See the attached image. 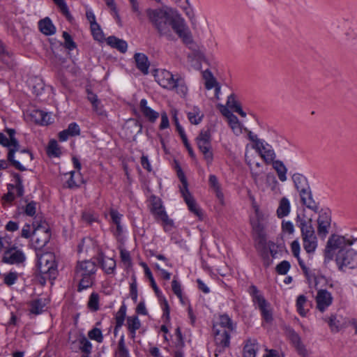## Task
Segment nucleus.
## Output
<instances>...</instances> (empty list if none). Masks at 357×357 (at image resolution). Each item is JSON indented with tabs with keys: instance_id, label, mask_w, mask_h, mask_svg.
<instances>
[{
	"instance_id": "obj_29",
	"label": "nucleus",
	"mask_w": 357,
	"mask_h": 357,
	"mask_svg": "<svg viewBox=\"0 0 357 357\" xmlns=\"http://www.w3.org/2000/svg\"><path fill=\"white\" fill-rule=\"evenodd\" d=\"M126 326L131 334V338L135 339L136 331L140 328L141 323L137 316L128 317L126 319Z\"/></svg>"
},
{
	"instance_id": "obj_35",
	"label": "nucleus",
	"mask_w": 357,
	"mask_h": 357,
	"mask_svg": "<svg viewBox=\"0 0 357 357\" xmlns=\"http://www.w3.org/2000/svg\"><path fill=\"white\" fill-rule=\"evenodd\" d=\"M258 349L256 340H248L243 348L244 357H256V353Z\"/></svg>"
},
{
	"instance_id": "obj_21",
	"label": "nucleus",
	"mask_w": 357,
	"mask_h": 357,
	"mask_svg": "<svg viewBox=\"0 0 357 357\" xmlns=\"http://www.w3.org/2000/svg\"><path fill=\"white\" fill-rule=\"evenodd\" d=\"M288 335L298 354L303 357H307L308 355L307 351L301 342V337L294 330H289L288 331Z\"/></svg>"
},
{
	"instance_id": "obj_63",
	"label": "nucleus",
	"mask_w": 357,
	"mask_h": 357,
	"mask_svg": "<svg viewBox=\"0 0 357 357\" xmlns=\"http://www.w3.org/2000/svg\"><path fill=\"white\" fill-rule=\"evenodd\" d=\"M36 211V203L35 202H31L28 203L24 209V213L29 216H33Z\"/></svg>"
},
{
	"instance_id": "obj_44",
	"label": "nucleus",
	"mask_w": 357,
	"mask_h": 357,
	"mask_svg": "<svg viewBox=\"0 0 357 357\" xmlns=\"http://www.w3.org/2000/svg\"><path fill=\"white\" fill-rule=\"evenodd\" d=\"M307 302V298L304 295H300L296 300V307L298 312L302 316L306 315L307 311L304 309V305Z\"/></svg>"
},
{
	"instance_id": "obj_26",
	"label": "nucleus",
	"mask_w": 357,
	"mask_h": 357,
	"mask_svg": "<svg viewBox=\"0 0 357 357\" xmlns=\"http://www.w3.org/2000/svg\"><path fill=\"white\" fill-rule=\"evenodd\" d=\"M88 96L87 98L91 103L93 106V111L99 116L105 117L106 116V112L102 109V107L100 104V100H98L97 96L87 90Z\"/></svg>"
},
{
	"instance_id": "obj_56",
	"label": "nucleus",
	"mask_w": 357,
	"mask_h": 357,
	"mask_svg": "<svg viewBox=\"0 0 357 357\" xmlns=\"http://www.w3.org/2000/svg\"><path fill=\"white\" fill-rule=\"evenodd\" d=\"M290 264L287 261H282L276 266V271L278 274L285 275L290 268Z\"/></svg>"
},
{
	"instance_id": "obj_16",
	"label": "nucleus",
	"mask_w": 357,
	"mask_h": 357,
	"mask_svg": "<svg viewBox=\"0 0 357 357\" xmlns=\"http://www.w3.org/2000/svg\"><path fill=\"white\" fill-rule=\"evenodd\" d=\"M333 302L331 294L326 289H319L316 296L317 309L323 312Z\"/></svg>"
},
{
	"instance_id": "obj_6",
	"label": "nucleus",
	"mask_w": 357,
	"mask_h": 357,
	"mask_svg": "<svg viewBox=\"0 0 357 357\" xmlns=\"http://www.w3.org/2000/svg\"><path fill=\"white\" fill-rule=\"evenodd\" d=\"M6 131L8 135V137L0 132V144L9 149L8 160L11 162L13 165L20 171H24L26 168L22 165L19 160L14 159V153L20 149L19 142L15 137V130L8 128Z\"/></svg>"
},
{
	"instance_id": "obj_51",
	"label": "nucleus",
	"mask_w": 357,
	"mask_h": 357,
	"mask_svg": "<svg viewBox=\"0 0 357 357\" xmlns=\"http://www.w3.org/2000/svg\"><path fill=\"white\" fill-rule=\"evenodd\" d=\"M132 282L130 284V295L135 303L137 301V284L135 275L132 277Z\"/></svg>"
},
{
	"instance_id": "obj_50",
	"label": "nucleus",
	"mask_w": 357,
	"mask_h": 357,
	"mask_svg": "<svg viewBox=\"0 0 357 357\" xmlns=\"http://www.w3.org/2000/svg\"><path fill=\"white\" fill-rule=\"evenodd\" d=\"M82 338H86L84 335H79L75 340L72 341L70 342V349L73 351H82Z\"/></svg>"
},
{
	"instance_id": "obj_22",
	"label": "nucleus",
	"mask_w": 357,
	"mask_h": 357,
	"mask_svg": "<svg viewBox=\"0 0 357 357\" xmlns=\"http://www.w3.org/2000/svg\"><path fill=\"white\" fill-rule=\"evenodd\" d=\"M30 116L35 123L40 125H48L52 122L50 114L42 110L33 109L31 112Z\"/></svg>"
},
{
	"instance_id": "obj_20",
	"label": "nucleus",
	"mask_w": 357,
	"mask_h": 357,
	"mask_svg": "<svg viewBox=\"0 0 357 357\" xmlns=\"http://www.w3.org/2000/svg\"><path fill=\"white\" fill-rule=\"evenodd\" d=\"M139 109L143 116L151 123H154L159 117V113L148 106L147 101L145 99L141 100L139 102Z\"/></svg>"
},
{
	"instance_id": "obj_59",
	"label": "nucleus",
	"mask_w": 357,
	"mask_h": 357,
	"mask_svg": "<svg viewBox=\"0 0 357 357\" xmlns=\"http://www.w3.org/2000/svg\"><path fill=\"white\" fill-rule=\"evenodd\" d=\"M17 279V274L15 272H10L4 275V283L10 286L15 283Z\"/></svg>"
},
{
	"instance_id": "obj_48",
	"label": "nucleus",
	"mask_w": 357,
	"mask_h": 357,
	"mask_svg": "<svg viewBox=\"0 0 357 357\" xmlns=\"http://www.w3.org/2000/svg\"><path fill=\"white\" fill-rule=\"evenodd\" d=\"M82 352L83 353L82 357H90L92 351V344L87 338H82Z\"/></svg>"
},
{
	"instance_id": "obj_18",
	"label": "nucleus",
	"mask_w": 357,
	"mask_h": 357,
	"mask_svg": "<svg viewBox=\"0 0 357 357\" xmlns=\"http://www.w3.org/2000/svg\"><path fill=\"white\" fill-rule=\"evenodd\" d=\"M213 328L231 333L234 330L235 326L227 314H221L214 322Z\"/></svg>"
},
{
	"instance_id": "obj_38",
	"label": "nucleus",
	"mask_w": 357,
	"mask_h": 357,
	"mask_svg": "<svg viewBox=\"0 0 357 357\" xmlns=\"http://www.w3.org/2000/svg\"><path fill=\"white\" fill-rule=\"evenodd\" d=\"M204 114L197 107H193L192 110L188 114V117L191 123L197 125L202 119Z\"/></svg>"
},
{
	"instance_id": "obj_61",
	"label": "nucleus",
	"mask_w": 357,
	"mask_h": 357,
	"mask_svg": "<svg viewBox=\"0 0 357 357\" xmlns=\"http://www.w3.org/2000/svg\"><path fill=\"white\" fill-rule=\"evenodd\" d=\"M282 229L284 233L292 234L294 232V226L291 221L283 220L282 222Z\"/></svg>"
},
{
	"instance_id": "obj_52",
	"label": "nucleus",
	"mask_w": 357,
	"mask_h": 357,
	"mask_svg": "<svg viewBox=\"0 0 357 357\" xmlns=\"http://www.w3.org/2000/svg\"><path fill=\"white\" fill-rule=\"evenodd\" d=\"M18 158L24 164L29 163L33 160V155L28 150L23 149L20 151Z\"/></svg>"
},
{
	"instance_id": "obj_43",
	"label": "nucleus",
	"mask_w": 357,
	"mask_h": 357,
	"mask_svg": "<svg viewBox=\"0 0 357 357\" xmlns=\"http://www.w3.org/2000/svg\"><path fill=\"white\" fill-rule=\"evenodd\" d=\"M88 307L94 312L99 309V296L97 293L91 294L88 301Z\"/></svg>"
},
{
	"instance_id": "obj_46",
	"label": "nucleus",
	"mask_w": 357,
	"mask_h": 357,
	"mask_svg": "<svg viewBox=\"0 0 357 357\" xmlns=\"http://www.w3.org/2000/svg\"><path fill=\"white\" fill-rule=\"evenodd\" d=\"M82 219L83 221L88 224H91L93 222H96L98 220V215L89 211H84L82 214Z\"/></svg>"
},
{
	"instance_id": "obj_17",
	"label": "nucleus",
	"mask_w": 357,
	"mask_h": 357,
	"mask_svg": "<svg viewBox=\"0 0 357 357\" xmlns=\"http://www.w3.org/2000/svg\"><path fill=\"white\" fill-rule=\"evenodd\" d=\"M331 218L329 213L321 212L317 219V232L321 238H325L331 227Z\"/></svg>"
},
{
	"instance_id": "obj_53",
	"label": "nucleus",
	"mask_w": 357,
	"mask_h": 357,
	"mask_svg": "<svg viewBox=\"0 0 357 357\" xmlns=\"http://www.w3.org/2000/svg\"><path fill=\"white\" fill-rule=\"evenodd\" d=\"M47 153L49 155L54 156H58L60 154L59 145L56 141L52 140L50 142L47 147Z\"/></svg>"
},
{
	"instance_id": "obj_5",
	"label": "nucleus",
	"mask_w": 357,
	"mask_h": 357,
	"mask_svg": "<svg viewBox=\"0 0 357 357\" xmlns=\"http://www.w3.org/2000/svg\"><path fill=\"white\" fill-rule=\"evenodd\" d=\"M357 238L352 236H340L337 234L331 235L327 241L325 249V258L331 260L334 255L340 252H345L347 247L352 245Z\"/></svg>"
},
{
	"instance_id": "obj_12",
	"label": "nucleus",
	"mask_w": 357,
	"mask_h": 357,
	"mask_svg": "<svg viewBox=\"0 0 357 357\" xmlns=\"http://www.w3.org/2000/svg\"><path fill=\"white\" fill-rule=\"evenodd\" d=\"M180 191L188 209L197 217L202 218V211L188 190L187 180H181Z\"/></svg>"
},
{
	"instance_id": "obj_30",
	"label": "nucleus",
	"mask_w": 357,
	"mask_h": 357,
	"mask_svg": "<svg viewBox=\"0 0 357 357\" xmlns=\"http://www.w3.org/2000/svg\"><path fill=\"white\" fill-rule=\"evenodd\" d=\"M107 43L112 47L117 49L122 53L126 52L128 48L127 43L125 40L119 39L115 36L108 37L107 39Z\"/></svg>"
},
{
	"instance_id": "obj_23",
	"label": "nucleus",
	"mask_w": 357,
	"mask_h": 357,
	"mask_svg": "<svg viewBox=\"0 0 357 357\" xmlns=\"http://www.w3.org/2000/svg\"><path fill=\"white\" fill-rule=\"evenodd\" d=\"M257 303L259 309L261 311L262 317L266 322H271L273 320L272 311L270 309V305L264 297L257 296Z\"/></svg>"
},
{
	"instance_id": "obj_60",
	"label": "nucleus",
	"mask_w": 357,
	"mask_h": 357,
	"mask_svg": "<svg viewBox=\"0 0 357 357\" xmlns=\"http://www.w3.org/2000/svg\"><path fill=\"white\" fill-rule=\"evenodd\" d=\"M227 106L228 107H230L231 109H233L234 112L236 111L237 108H240L241 105L236 100L235 96L233 94H231L227 98Z\"/></svg>"
},
{
	"instance_id": "obj_40",
	"label": "nucleus",
	"mask_w": 357,
	"mask_h": 357,
	"mask_svg": "<svg viewBox=\"0 0 357 357\" xmlns=\"http://www.w3.org/2000/svg\"><path fill=\"white\" fill-rule=\"evenodd\" d=\"M126 314V307L125 305H123L120 307V309L119 310V311L117 312L116 315L115 330H116L119 328H121L123 326L124 320H125Z\"/></svg>"
},
{
	"instance_id": "obj_36",
	"label": "nucleus",
	"mask_w": 357,
	"mask_h": 357,
	"mask_svg": "<svg viewBox=\"0 0 357 357\" xmlns=\"http://www.w3.org/2000/svg\"><path fill=\"white\" fill-rule=\"evenodd\" d=\"M229 127L232 130L233 132L238 136L242 134L243 130L244 129L243 126L240 123L236 116L230 115V118L227 119Z\"/></svg>"
},
{
	"instance_id": "obj_41",
	"label": "nucleus",
	"mask_w": 357,
	"mask_h": 357,
	"mask_svg": "<svg viewBox=\"0 0 357 357\" xmlns=\"http://www.w3.org/2000/svg\"><path fill=\"white\" fill-rule=\"evenodd\" d=\"M210 187L215 192L216 197L221 204H224V195L220 190V185L218 180H209Z\"/></svg>"
},
{
	"instance_id": "obj_24",
	"label": "nucleus",
	"mask_w": 357,
	"mask_h": 357,
	"mask_svg": "<svg viewBox=\"0 0 357 357\" xmlns=\"http://www.w3.org/2000/svg\"><path fill=\"white\" fill-rule=\"evenodd\" d=\"M98 260L107 274H112L114 272L116 261L113 258L106 257L101 253L99 255Z\"/></svg>"
},
{
	"instance_id": "obj_1",
	"label": "nucleus",
	"mask_w": 357,
	"mask_h": 357,
	"mask_svg": "<svg viewBox=\"0 0 357 357\" xmlns=\"http://www.w3.org/2000/svg\"><path fill=\"white\" fill-rule=\"evenodd\" d=\"M146 13L150 23L160 36L172 40L174 30L185 44L192 43V35L188 26L184 18L176 10L168 7L149 8Z\"/></svg>"
},
{
	"instance_id": "obj_64",
	"label": "nucleus",
	"mask_w": 357,
	"mask_h": 357,
	"mask_svg": "<svg viewBox=\"0 0 357 357\" xmlns=\"http://www.w3.org/2000/svg\"><path fill=\"white\" fill-rule=\"evenodd\" d=\"M176 346L177 347H183L184 346L183 337L180 327H177L175 330Z\"/></svg>"
},
{
	"instance_id": "obj_55",
	"label": "nucleus",
	"mask_w": 357,
	"mask_h": 357,
	"mask_svg": "<svg viewBox=\"0 0 357 357\" xmlns=\"http://www.w3.org/2000/svg\"><path fill=\"white\" fill-rule=\"evenodd\" d=\"M295 186L299 193L310 189L307 180H295Z\"/></svg>"
},
{
	"instance_id": "obj_47",
	"label": "nucleus",
	"mask_w": 357,
	"mask_h": 357,
	"mask_svg": "<svg viewBox=\"0 0 357 357\" xmlns=\"http://www.w3.org/2000/svg\"><path fill=\"white\" fill-rule=\"evenodd\" d=\"M91 29L94 38L97 40H101L103 39V33L100 29V26L96 22H93L91 24Z\"/></svg>"
},
{
	"instance_id": "obj_42",
	"label": "nucleus",
	"mask_w": 357,
	"mask_h": 357,
	"mask_svg": "<svg viewBox=\"0 0 357 357\" xmlns=\"http://www.w3.org/2000/svg\"><path fill=\"white\" fill-rule=\"evenodd\" d=\"M116 354L118 357H130L129 351L125 344L123 335H122L119 340Z\"/></svg>"
},
{
	"instance_id": "obj_39",
	"label": "nucleus",
	"mask_w": 357,
	"mask_h": 357,
	"mask_svg": "<svg viewBox=\"0 0 357 357\" xmlns=\"http://www.w3.org/2000/svg\"><path fill=\"white\" fill-rule=\"evenodd\" d=\"M273 167L278 174L279 178H286L287 169L284 163L280 160H273Z\"/></svg>"
},
{
	"instance_id": "obj_45",
	"label": "nucleus",
	"mask_w": 357,
	"mask_h": 357,
	"mask_svg": "<svg viewBox=\"0 0 357 357\" xmlns=\"http://www.w3.org/2000/svg\"><path fill=\"white\" fill-rule=\"evenodd\" d=\"M88 336L91 340H96L98 343L103 341V335L100 328H93L88 333Z\"/></svg>"
},
{
	"instance_id": "obj_58",
	"label": "nucleus",
	"mask_w": 357,
	"mask_h": 357,
	"mask_svg": "<svg viewBox=\"0 0 357 357\" xmlns=\"http://www.w3.org/2000/svg\"><path fill=\"white\" fill-rule=\"evenodd\" d=\"M12 245L10 238L8 236L0 237V252L6 251Z\"/></svg>"
},
{
	"instance_id": "obj_3",
	"label": "nucleus",
	"mask_w": 357,
	"mask_h": 357,
	"mask_svg": "<svg viewBox=\"0 0 357 357\" xmlns=\"http://www.w3.org/2000/svg\"><path fill=\"white\" fill-rule=\"evenodd\" d=\"M97 267L90 260L78 261L75 267V278L79 280L78 291H81L92 286Z\"/></svg>"
},
{
	"instance_id": "obj_54",
	"label": "nucleus",
	"mask_w": 357,
	"mask_h": 357,
	"mask_svg": "<svg viewBox=\"0 0 357 357\" xmlns=\"http://www.w3.org/2000/svg\"><path fill=\"white\" fill-rule=\"evenodd\" d=\"M131 10L133 13L135 14L139 20L142 19V13L139 7V3L137 0H129Z\"/></svg>"
},
{
	"instance_id": "obj_11",
	"label": "nucleus",
	"mask_w": 357,
	"mask_h": 357,
	"mask_svg": "<svg viewBox=\"0 0 357 357\" xmlns=\"http://www.w3.org/2000/svg\"><path fill=\"white\" fill-rule=\"evenodd\" d=\"M150 211L156 219L160 220L167 225H172V220L169 219L167 213L162 206L160 198L152 195L150 197Z\"/></svg>"
},
{
	"instance_id": "obj_37",
	"label": "nucleus",
	"mask_w": 357,
	"mask_h": 357,
	"mask_svg": "<svg viewBox=\"0 0 357 357\" xmlns=\"http://www.w3.org/2000/svg\"><path fill=\"white\" fill-rule=\"evenodd\" d=\"M254 229L257 232L256 238L257 246L258 248H264L266 244V239L263 231V228L259 223L253 225Z\"/></svg>"
},
{
	"instance_id": "obj_19",
	"label": "nucleus",
	"mask_w": 357,
	"mask_h": 357,
	"mask_svg": "<svg viewBox=\"0 0 357 357\" xmlns=\"http://www.w3.org/2000/svg\"><path fill=\"white\" fill-rule=\"evenodd\" d=\"M213 333L214 341L217 346L222 349L229 347L230 342V332L213 328Z\"/></svg>"
},
{
	"instance_id": "obj_15",
	"label": "nucleus",
	"mask_w": 357,
	"mask_h": 357,
	"mask_svg": "<svg viewBox=\"0 0 357 357\" xmlns=\"http://www.w3.org/2000/svg\"><path fill=\"white\" fill-rule=\"evenodd\" d=\"M24 194V186L21 180H15V184L8 185V192L3 197L4 202L10 203L16 197H22Z\"/></svg>"
},
{
	"instance_id": "obj_4",
	"label": "nucleus",
	"mask_w": 357,
	"mask_h": 357,
	"mask_svg": "<svg viewBox=\"0 0 357 357\" xmlns=\"http://www.w3.org/2000/svg\"><path fill=\"white\" fill-rule=\"evenodd\" d=\"M156 81L163 88L169 90H176L181 96H185L188 93V87L184 79L178 76H174L168 70H162L158 72L155 75Z\"/></svg>"
},
{
	"instance_id": "obj_49",
	"label": "nucleus",
	"mask_w": 357,
	"mask_h": 357,
	"mask_svg": "<svg viewBox=\"0 0 357 357\" xmlns=\"http://www.w3.org/2000/svg\"><path fill=\"white\" fill-rule=\"evenodd\" d=\"M54 2L57 5L59 8L61 13L68 19L70 20L72 17L68 10V8L64 0H53Z\"/></svg>"
},
{
	"instance_id": "obj_57",
	"label": "nucleus",
	"mask_w": 357,
	"mask_h": 357,
	"mask_svg": "<svg viewBox=\"0 0 357 357\" xmlns=\"http://www.w3.org/2000/svg\"><path fill=\"white\" fill-rule=\"evenodd\" d=\"M83 183H84V180H66L63 186L69 189H76Z\"/></svg>"
},
{
	"instance_id": "obj_33",
	"label": "nucleus",
	"mask_w": 357,
	"mask_h": 357,
	"mask_svg": "<svg viewBox=\"0 0 357 357\" xmlns=\"http://www.w3.org/2000/svg\"><path fill=\"white\" fill-rule=\"evenodd\" d=\"M324 321L328 323L333 333H337L344 327V324L337 319L336 314L324 318Z\"/></svg>"
},
{
	"instance_id": "obj_31",
	"label": "nucleus",
	"mask_w": 357,
	"mask_h": 357,
	"mask_svg": "<svg viewBox=\"0 0 357 357\" xmlns=\"http://www.w3.org/2000/svg\"><path fill=\"white\" fill-rule=\"evenodd\" d=\"M202 77L204 80V86L207 90H211L220 85L216 78L208 70H206L202 73Z\"/></svg>"
},
{
	"instance_id": "obj_10",
	"label": "nucleus",
	"mask_w": 357,
	"mask_h": 357,
	"mask_svg": "<svg viewBox=\"0 0 357 357\" xmlns=\"http://www.w3.org/2000/svg\"><path fill=\"white\" fill-rule=\"evenodd\" d=\"M55 256L52 252L42 254L38 259V268L41 274H47L50 278L56 274Z\"/></svg>"
},
{
	"instance_id": "obj_13",
	"label": "nucleus",
	"mask_w": 357,
	"mask_h": 357,
	"mask_svg": "<svg viewBox=\"0 0 357 357\" xmlns=\"http://www.w3.org/2000/svg\"><path fill=\"white\" fill-rule=\"evenodd\" d=\"M26 261L24 252L14 245L4 252L2 261L8 264L20 265Z\"/></svg>"
},
{
	"instance_id": "obj_27",
	"label": "nucleus",
	"mask_w": 357,
	"mask_h": 357,
	"mask_svg": "<svg viewBox=\"0 0 357 357\" xmlns=\"http://www.w3.org/2000/svg\"><path fill=\"white\" fill-rule=\"evenodd\" d=\"M47 305V301L45 298H36L31 301L29 303L30 309L29 311L31 314L38 315L41 314L44 311V308Z\"/></svg>"
},
{
	"instance_id": "obj_7",
	"label": "nucleus",
	"mask_w": 357,
	"mask_h": 357,
	"mask_svg": "<svg viewBox=\"0 0 357 357\" xmlns=\"http://www.w3.org/2000/svg\"><path fill=\"white\" fill-rule=\"evenodd\" d=\"M34 229L32 232V241L36 248H43L51 237L50 229L45 221H40L37 225L33 224Z\"/></svg>"
},
{
	"instance_id": "obj_28",
	"label": "nucleus",
	"mask_w": 357,
	"mask_h": 357,
	"mask_svg": "<svg viewBox=\"0 0 357 357\" xmlns=\"http://www.w3.org/2000/svg\"><path fill=\"white\" fill-rule=\"evenodd\" d=\"M135 59L137 68L140 70L144 74H147L149 73V63L148 61L147 56L142 53H136L135 54Z\"/></svg>"
},
{
	"instance_id": "obj_25",
	"label": "nucleus",
	"mask_w": 357,
	"mask_h": 357,
	"mask_svg": "<svg viewBox=\"0 0 357 357\" xmlns=\"http://www.w3.org/2000/svg\"><path fill=\"white\" fill-rule=\"evenodd\" d=\"M299 195L301 196L302 203L306 206V207L316 213L318 212L319 205L313 200L310 189L305 191L304 192H302L299 193Z\"/></svg>"
},
{
	"instance_id": "obj_32",
	"label": "nucleus",
	"mask_w": 357,
	"mask_h": 357,
	"mask_svg": "<svg viewBox=\"0 0 357 357\" xmlns=\"http://www.w3.org/2000/svg\"><path fill=\"white\" fill-rule=\"evenodd\" d=\"M291 206L289 199L286 197H282L279 203L277 209V215L279 218H282L287 216L290 213Z\"/></svg>"
},
{
	"instance_id": "obj_2",
	"label": "nucleus",
	"mask_w": 357,
	"mask_h": 357,
	"mask_svg": "<svg viewBox=\"0 0 357 357\" xmlns=\"http://www.w3.org/2000/svg\"><path fill=\"white\" fill-rule=\"evenodd\" d=\"M296 220L297 225L301 229L304 250L309 254L314 253L317 248L318 242L312 219H305L298 215Z\"/></svg>"
},
{
	"instance_id": "obj_8",
	"label": "nucleus",
	"mask_w": 357,
	"mask_h": 357,
	"mask_svg": "<svg viewBox=\"0 0 357 357\" xmlns=\"http://www.w3.org/2000/svg\"><path fill=\"white\" fill-rule=\"evenodd\" d=\"M335 261L339 269L342 271L356 268H357V252L349 248L345 252L337 253Z\"/></svg>"
},
{
	"instance_id": "obj_14",
	"label": "nucleus",
	"mask_w": 357,
	"mask_h": 357,
	"mask_svg": "<svg viewBox=\"0 0 357 357\" xmlns=\"http://www.w3.org/2000/svg\"><path fill=\"white\" fill-rule=\"evenodd\" d=\"M252 146L266 163L273 162L275 158V153L269 144L261 140Z\"/></svg>"
},
{
	"instance_id": "obj_62",
	"label": "nucleus",
	"mask_w": 357,
	"mask_h": 357,
	"mask_svg": "<svg viewBox=\"0 0 357 357\" xmlns=\"http://www.w3.org/2000/svg\"><path fill=\"white\" fill-rule=\"evenodd\" d=\"M110 215L113 222L116 225L117 230L119 232L121 231V228L120 226L121 215L116 211L112 210L110 212Z\"/></svg>"
},
{
	"instance_id": "obj_9",
	"label": "nucleus",
	"mask_w": 357,
	"mask_h": 357,
	"mask_svg": "<svg viewBox=\"0 0 357 357\" xmlns=\"http://www.w3.org/2000/svg\"><path fill=\"white\" fill-rule=\"evenodd\" d=\"M197 146L207 163L213 160L211 134L208 130H202L196 138Z\"/></svg>"
},
{
	"instance_id": "obj_34",
	"label": "nucleus",
	"mask_w": 357,
	"mask_h": 357,
	"mask_svg": "<svg viewBox=\"0 0 357 357\" xmlns=\"http://www.w3.org/2000/svg\"><path fill=\"white\" fill-rule=\"evenodd\" d=\"M38 26L40 31L45 35H52L55 33V27L48 17L40 20Z\"/></svg>"
}]
</instances>
